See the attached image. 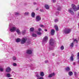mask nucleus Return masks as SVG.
<instances>
[{
  "mask_svg": "<svg viewBox=\"0 0 79 79\" xmlns=\"http://www.w3.org/2000/svg\"><path fill=\"white\" fill-rule=\"evenodd\" d=\"M32 36H33V37H37V35L36 34H33Z\"/></svg>",
  "mask_w": 79,
  "mask_h": 79,
  "instance_id": "30",
  "label": "nucleus"
},
{
  "mask_svg": "<svg viewBox=\"0 0 79 79\" xmlns=\"http://www.w3.org/2000/svg\"><path fill=\"white\" fill-rule=\"evenodd\" d=\"M71 32V29L69 28H65L63 30V32L64 34H68Z\"/></svg>",
  "mask_w": 79,
  "mask_h": 79,
  "instance_id": "2",
  "label": "nucleus"
},
{
  "mask_svg": "<svg viewBox=\"0 0 79 79\" xmlns=\"http://www.w3.org/2000/svg\"><path fill=\"white\" fill-rule=\"evenodd\" d=\"M33 4L34 5H36V2H34Z\"/></svg>",
  "mask_w": 79,
  "mask_h": 79,
  "instance_id": "48",
  "label": "nucleus"
},
{
  "mask_svg": "<svg viewBox=\"0 0 79 79\" xmlns=\"http://www.w3.org/2000/svg\"><path fill=\"white\" fill-rule=\"evenodd\" d=\"M73 74V72L70 71L69 72V75L70 76H71Z\"/></svg>",
  "mask_w": 79,
  "mask_h": 79,
  "instance_id": "19",
  "label": "nucleus"
},
{
  "mask_svg": "<svg viewBox=\"0 0 79 79\" xmlns=\"http://www.w3.org/2000/svg\"><path fill=\"white\" fill-rule=\"evenodd\" d=\"M51 35H54V34H55V30L53 29H52L51 31Z\"/></svg>",
  "mask_w": 79,
  "mask_h": 79,
  "instance_id": "13",
  "label": "nucleus"
},
{
  "mask_svg": "<svg viewBox=\"0 0 79 79\" xmlns=\"http://www.w3.org/2000/svg\"><path fill=\"white\" fill-rule=\"evenodd\" d=\"M6 76H7V77H10L11 75L10 73H7Z\"/></svg>",
  "mask_w": 79,
  "mask_h": 79,
  "instance_id": "22",
  "label": "nucleus"
},
{
  "mask_svg": "<svg viewBox=\"0 0 79 79\" xmlns=\"http://www.w3.org/2000/svg\"><path fill=\"white\" fill-rule=\"evenodd\" d=\"M59 13V12H57L56 13V14Z\"/></svg>",
  "mask_w": 79,
  "mask_h": 79,
  "instance_id": "51",
  "label": "nucleus"
},
{
  "mask_svg": "<svg viewBox=\"0 0 79 79\" xmlns=\"http://www.w3.org/2000/svg\"><path fill=\"white\" fill-rule=\"evenodd\" d=\"M58 19H55V22H58Z\"/></svg>",
  "mask_w": 79,
  "mask_h": 79,
  "instance_id": "40",
  "label": "nucleus"
},
{
  "mask_svg": "<svg viewBox=\"0 0 79 79\" xmlns=\"http://www.w3.org/2000/svg\"><path fill=\"white\" fill-rule=\"evenodd\" d=\"M55 27L56 30V31H58V26L56 25H55Z\"/></svg>",
  "mask_w": 79,
  "mask_h": 79,
  "instance_id": "15",
  "label": "nucleus"
},
{
  "mask_svg": "<svg viewBox=\"0 0 79 79\" xmlns=\"http://www.w3.org/2000/svg\"><path fill=\"white\" fill-rule=\"evenodd\" d=\"M38 31H39L40 32V31H42V29H41L40 28H39Z\"/></svg>",
  "mask_w": 79,
  "mask_h": 79,
  "instance_id": "43",
  "label": "nucleus"
},
{
  "mask_svg": "<svg viewBox=\"0 0 79 79\" xmlns=\"http://www.w3.org/2000/svg\"><path fill=\"white\" fill-rule=\"evenodd\" d=\"M15 14L16 15H19V13L18 12H15Z\"/></svg>",
  "mask_w": 79,
  "mask_h": 79,
  "instance_id": "36",
  "label": "nucleus"
},
{
  "mask_svg": "<svg viewBox=\"0 0 79 79\" xmlns=\"http://www.w3.org/2000/svg\"><path fill=\"white\" fill-rule=\"evenodd\" d=\"M29 66H31L30 65H27V68H28V67H29Z\"/></svg>",
  "mask_w": 79,
  "mask_h": 79,
  "instance_id": "50",
  "label": "nucleus"
},
{
  "mask_svg": "<svg viewBox=\"0 0 79 79\" xmlns=\"http://www.w3.org/2000/svg\"><path fill=\"white\" fill-rule=\"evenodd\" d=\"M34 31V27H31L30 29V32H33Z\"/></svg>",
  "mask_w": 79,
  "mask_h": 79,
  "instance_id": "17",
  "label": "nucleus"
},
{
  "mask_svg": "<svg viewBox=\"0 0 79 79\" xmlns=\"http://www.w3.org/2000/svg\"><path fill=\"white\" fill-rule=\"evenodd\" d=\"M75 64H76V63L74 62V63H73V65H75Z\"/></svg>",
  "mask_w": 79,
  "mask_h": 79,
  "instance_id": "49",
  "label": "nucleus"
},
{
  "mask_svg": "<svg viewBox=\"0 0 79 79\" xmlns=\"http://www.w3.org/2000/svg\"><path fill=\"white\" fill-rule=\"evenodd\" d=\"M35 15V14L34 12H32L31 14V16L32 18H34Z\"/></svg>",
  "mask_w": 79,
  "mask_h": 79,
  "instance_id": "14",
  "label": "nucleus"
},
{
  "mask_svg": "<svg viewBox=\"0 0 79 79\" xmlns=\"http://www.w3.org/2000/svg\"><path fill=\"white\" fill-rule=\"evenodd\" d=\"M57 10L58 11H60L61 10V7L59 6L57 8Z\"/></svg>",
  "mask_w": 79,
  "mask_h": 79,
  "instance_id": "31",
  "label": "nucleus"
},
{
  "mask_svg": "<svg viewBox=\"0 0 79 79\" xmlns=\"http://www.w3.org/2000/svg\"><path fill=\"white\" fill-rule=\"evenodd\" d=\"M11 71V69L10 68L8 67L6 68V72H7V73H10Z\"/></svg>",
  "mask_w": 79,
  "mask_h": 79,
  "instance_id": "9",
  "label": "nucleus"
},
{
  "mask_svg": "<svg viewBox=\"0 0 79 79\" xmlns=\"http://www.w3.org/2000/svg\"><path fill=\"white\" fill-rule=\"evenodd\" d=\"M40 11H41V12H44V10L43 9H40Z\"/></svg>",
  "mask_w": 79,
  "mask_h": 79,
  "instance_id": "42",
  "label": "nucleus"
},
{
  "mask_svg": "<svg viewBox=\"0 0 79 79\" xmlns=\"http://www.w3.org/2000/svg\"><path fill=\"white\" fill-rule=\"evenodd\" d=\"M48 60H46L45 61V63H48Z\"/></svg>",
  "mask_w": 79,
  "mask_h": 79,
  "instance_id": "41",
  "label": "nucleus"
},
{
  "mask_svg": "<svg viewBox=\"0 0 79 79\" xmlns=\"http://www.w3.org/2000/svg\"><path fill=\"white\" fill-rule=\"evenodd\" d=\"M53 3H55V2H56V0H53Z\"/></svg>",
  "mask_w": 79,
  "mask_h": 79,
  "instance_id": "45",
  "label": "nucleus"
},
{
  "mask_svg": "<svg viewBox=\"0 0 79 79\" xmlns=\"http://www.w3.org/2000/svg\"><path fill=\"white\" fill-rule=\"evenodd\" d=\"M25 15H26V16H28L29 15V12H26L24 13Z\"/></svg>",
  "mask_w": 79,
  "mask_h": 79,
  "instance_id": "27",
  "label": "nucleus"
},
{
  "mask_svg": "<svg viewBox=\"0 0 79 79\" xmlns=\"http://www.w3.org/2000/svg\"><path fill=\"white\" fill-rule=\"evenodd\" d=\"M77 58L79 60V52L78 53L77 55Z\"/></svg>",
  "mask_w": 79,
  "mask_h": 79,
  "instance_id": "39",
  "label": "nucleus"
},
{
  "mask_svg": "<svg viewBox=\"0 0 79 79\" xmlns=\"http://www.w3.org/2000/svg\"><path fill=\"white\" fill-rule=\"evenodd\" d=\"M10 27V31L11 32H13L16 31V26L14 25L13 24L10 23L9 25Z\"/></svg>",
  "mask_w": 79,
  "mask_h": 79,
  "instance_id": "1",
  "label": "nucleus"
},
{
  "mask_svg": "<svg viewBox=\"0 0 79 79\" xmlns=\"http://www.w3.org/2000/svg\"><path fill=\"white\" fill-rule=\"evenodd\" d=\"M37 79H44V78L40 76L39 77L37 78Z\"/></svg>",
  "mask_w": 79,
  "mask_h": 79,
  "instance_id": "29",
  "label": "nucleus"
},
{
  "mask_svg": "<svg viewBox=\"0 0 79 79\" xmlns=\"http://www.w3.org/2000/svg\"><path fill=\"white\" fill-rule=\"evenodd\" d=\"M13 66H17V64L16 63H14L13 64Z\"/></svg>",
  "mask_w": 79,
  "mask_h": 79,
  "instance_id": "34",
  "label": "nucleus"
},
{
  "mask_svg": "<svg viewBox=\"0 0 79 79\" xmlns=\"http://www.w3.org/2000/svg\"><path fill=\"white\" fill-rule=\"evenodd\" d=\"M26 53L27 54H31L32 53V52L31 50H27Z\"/></svg>",
  "mask_w": 79,
  "mask_h": 79,
  "instance_id": "11",
  "label": "nucleus"
},
{
  "mask_svg": "<svg viewBox=\"0 0 79 79\" xmlns=\"http://www.w3.org/2000/svg\"><path fill=\"white\" fill-rule=\"evenodd\" d=\"M27 40V39L26 38H23L21 40V43L22 44H24V43H26Z\"/></svg>",
  "mask_w": 79,
  "mask_h": 79,
  "instance_id": "5",
  "label": "nucleus"
},
{
  "mask_svg": "<svg viewBox=\"0 0 79 79\" xmlns=\"http://www.w3.org/2000/svg\"><path fill=\"white\" fill-rule=\"evenodd\" d=\"M70 14L72 15H74V13L73 12V9L72 8L69 9L68 10Z\"/></svg>",
  "mask_w": 79,
  "mask_h": 79,
  "instance_id": "7",
  "label": "nucleus"
},
{
  "mask_svg": "<svg viewBox=\"0 0 79 79\" xmlns=\"http://www.w3.org/2000/svg\"><path fill=\"white\" fill-rule=\"evenodd\" d=\"M37 34H38V35H41V33L40 31H37Z\"/></svg>",
  "mask_w": 79,
  "mask_h": 79,
  "instance_id": "33",
  "label": "nucleus"
},
{
  "mask_svg": "<svg viewBox=\"0 0 79 79\" xmlns=\"http://www.w3.org/2000/svg\"><path fill=\"white\" fill-rule=\"evenodd\" d=\"M22 34L23 35H24L26 33V30H23L22 32Z\"/></svg>",
  "mask_w": 79,
  "mask_h": 79,
  "instance_id": "26",
  "label": "nucleus"
},
{
  "mask_svg": "<svg viewBox=\"0 0 79 79\" xmlns=\"http://www.w3.org/2000/svg\"><path fill=\"white\" fill-rule=\"evenodd\" d=\"M3 71V69L2 68H0V71L2 72Z\"/></svg>",
  "mask_w": 79,
  "mask_h": 79,
  "instance_id": "32",
  "label": "nucleus"
},
{
  "mask_svg": "<svg viewBox=\"0 0 79 79\" xmlns=\"http://www.w3.org/2000/svg\"><path fill=\"white\" fill-rule=\"evenodd\" d=\"M45 31H47V30H45Z\"/></svg>",
  "mask_w": 79,
  "mask_h": 79,
  "instance_id": "52",
  "label": "nucleus"
},
{
  "mask_svg": "<svg viewBox=\"0 0 79 79\" xmlns=\"http://www.w3.org/2000/svg\"><path fill=\"white\" fill-rule=\"evenodd\" d=\"M45 8L46 9H49V6H48V5H46L45 6Z\"/></svg>",
  "mask_w": 79,
  "mask_h": 79,
  "instance_id": "23",
  "label": "nucleus"
},
{
  "mask_svg": "<svg viewBox=\"0 0 79 79\" xmlns=\"http://www.w3.org/2000/svg\"><path fill=\"white\" fill-rule=\"evenodd\" d=\"M8 79H13L12 78H9Z\"/></svg>",
  "mask_w": 79,
  "mask_h": 79,
  "instance_id": "53",
  "label": "nucleus"
},
{
  "mask_svg": "<svg viewBox=\"0 0 79 79\" xmlns=\"http://www.w3.org/2000/svg\"><path fill=\"white\" fill-rule=\"evenodd\" d=\"M49 50H53V48H49Z\"/></svg>",
  "mask_w": 79,
  "mask_h": 79,
  "instance_id": "44",
  "label": "nucleus"
},
{
  "mask_svg": "<svg viewBox=\"0 0 79 79\" xmlns=\"http://www.w3.org/2000/svg\"><path fill=\"white\" fill-rule=\"evenodd\" d=\"M54 44H55V42H54L53 39H51L50 40L49 43L50 45L52 46V45H54Z\"/></svg>",
  "mask_w": 79,
  "mask_h": 79,
  "instance_id": "6",
  "label": "nucleus"
},
{
  "mask_svg": "<svg viewBox=\"0 0 79 79\" xmlns=\"http://www.w3.org/2000/svg\"><path fill=\"white\" fill-rule=\"evenodd\" d=\"M36 10H37V9H36Z\"/></svg>",
  "mask_w": 79,
  "mask_h": 79,
  "instance_id": "54",
  "label": "nucleus"
},
{
  "mask_svg": "<svg viewBox=\"0 0 79 79\" xmlns=\"http://www.w3.org/2000/svg\"><path fill=\"white\" fill-rule=\"evenodd\" d=\"M74 46V42L72 43L70 45V47L71 48H73V46Z\"/></svg>",
  "mask_w": 79,
  "mask_h": 79,
  "instance_id": "18",
  "label": "nucleus"
},
{
  "mask_svg": "<svg viewBox=\"0 0 79 79\" xmlns=\"http://www.w3.org/2000/svg\"><path fill=\"white\" fill-rule=\"evenodd\" d=\"M60 50H63L64 49V46H62L60 47Z\"/></svg>",
  "mask_w": 79,
  "mask_h": 79,
  "instance_id": "28",
  "label": "nucleus"
},
{
  "mask_svg": "<svg viewBox=\"0 0 79 79\" xmlns=\"http://www.w3.org/2000/svg\"><path fill=\"white\" fill-rule=\"evenodd\" d=\"M21 41V39L19 38H17L16 39V42H19Z\"/></svg>",
  "mask_w": 79,
  "mask_h": 79,
  "instance_id": "21",
  "label": "nucleus"
},
{
  "mask_svg": "<svg viewBox=\"0 0 79 79\" xmlns=\"http://www.w3.org/2000/svg\"><path fill=\"white\" fill-rule=\"evenodd\" d=\"M55 74H56L55 73H51V74H50L48 75V77H50V78H51V77H52L53 76H54L55 75Z\"/></svg>",
  "mask_w": 79,
  "mask_h": 79,
  "instance_id": "10",
  "label": "nucleus"
},
{
  "mask_svg": "<svg viewBox=\"0 0 79 79\" xmlns=\"http://www.w3.org/2000/svg\"><path fill=\"white\" fill-rule=\"evenodd\" d=\"M77 17L78 18H79V12H78V16H77Z\"/></svg>",
  "mask_w": 79,
  "mask_h": 79,
  "instance_id": "46",
  "label": "nucleus"
},
{
  "mask_svg": "<svg viewBox=\"0 0 79 79\" xmlns=\"http://www.w3.org/2000/svg\"><path fill=\"white\" fill-rule=\"evenodd\" d=\"M72 7L75 11H76L79 10V5H78L77 7H76V6L74 4H72Z\"/></svg>",
  "mask_w": 79,
  "mask_h": 79,
  "instance_id": "4",
  "label": "nucleus"
},
{
  "mask_svg": "<svg viewBox=\"0 0 79 79\" xmlns=\"http://www.w3.org/2000/svg\"><path fill=\"white\" fill-rule=\"evenodd\" d=\"M16 32L18 34H21V32H20V30L19 29H17L16 30Z\"/></svg>",
  "mask_w": 79,
  "mask_h": 79,
  "instance_id": "20",
  "label": "nucleus"
},
{
  "mask_svg": "<svg viewBox=\"0 0 79 79\" xmlns=\"http://www.w3.org/2000/svg\"><path fill=\"white\" fill-rule=\"evenodd\" d=\"M74 74H75V75H76V74H77V73H76V72H75Z\"/></svg>",
  "mask_w": 79,
  "mask_h": 79,
  "instance_id": "47",
  "label": "nucleus"
},
{
  "mask_svg": "<svg viewBox=\"0 0 79 79\" xmlns=\"http://www.w3.org/2000/svg\"><path fill=\"white\" fill-rule=\"evenodd\" d=\"M41 20V17L39 15H37L36 17V21L37 22L40 21Z\"/></svg>",
  "mask_w": 79,
  "mask_h": 79,
  "instance_id": "8",
  "label": "nucleus"
},
{
  "mask_svg": "<svg viewBox=\"0 0 79 79\" xmlns=\"http://www.w3.org/2000/svg\"><path fill=\"white\" fill-rule=\"evenodd\" d=\"M35 76L37 78H38V77H40V76L39 75V73L36 72L35 73Z\"/></svg>",
  "mask_w": 79,
  "mask_h": 79,
  "instance_id": "12",
  "label": "nucleus"
},
{
  "mask_svg": "<svg viewBox=\"0 0 79 79\" xmlns=\"http://www.w3.org/2000/svg\"><path fill=\"white\" fill-rule=\"evenodd\" d=\"M73 42H76V43H77V40L76 39H74L73 40Z\"/></svg>",
  "mask_w": 79,
  "mask_h": 79,
  "instance_id": "38",
  "label": "nucleus"
},
{
  "mask_svg": "<svg viewBox=\"0 0 79 79\" xmlns=\"http://www.w3.org/2000/svg\"><path fill=\"white\" fill-rule=\"evenodd\" d=\"M40 75L42 77L44 76V73L43 72H41L40 73Z\"/></svg>",
  "mask_w": 79,
  "mask_h": 79,
  "instance_id": "16",
  "label": "nucleus"
},
{
  "mask_svg": "<svg viewBox=\"0 0 79 79\" xmlns=\"http://www.w3.org/2000/svg\"><path fill=\"white\" fill-rule=\"evenodd\" d=\"M48 36H45L43 39L42 41V44H46L48 42Z\"/></svg>",
  "mask_w": 79,
  "mask_h": 79,
  "instance_id": "3",
  "label": "nucleus"
},
{
  "mask_svg": "<svg viewBox=\"0 0 79 79\" xmlns=\"http://www.w3.org/2000/svg\"><path fill=\"white\" fill-rule=\"evenodd\" d=\"M70 59L71 61H73V60H74V58H73V56H70Z\"/></svg>",
  "mask_w": 79,
  "mask_h": 79,
  "instance_id": "24",
  "label": "nucleus"
},
{
  "mask_svg": "<svg viewBox=\"0 0 79 79\" xmlns=\"http://www.w3.org/2000/svg\"><path fill=\"white\" fill-rule=\"evenodd\" d=\"M12 58L13 60H16V58L15 57V56H14Z\"/></svg>",
  "mask_w": 79,
  "mask_h": 79,
  "instance_id": "37",
  "label": "nucleus"
},
{
  "mask_svg": "<svg viewBox=\"0 0 79 79\" xmlns=\"http://www.w3.org/2000/svg\"><path fill=\"white\" fill-rule=\"evenodd\" d=\"M66 71H69L70 70V69H69V67H67L66 68Z\"/></svg>",
  "mask_w": 79,
  "mask_h": 79,
  "instance_id": "25",
  "label": "nucleus"
},
{
  "mask_svg": "<svg viewBox=\"0 0 79 79\" xmlns=\"http://www.w3.org/2000/svg\"><path fill=\"white\" fill-rule=\"evenodd\" d=\"M40 26L41 27H45V26H44L43 25H40Z\"/></svg>",
  "mask_w": 79,
  "mask_h": 79,
  "instance_id": "35",
  "label": "nucleus"
}]
</instances>
